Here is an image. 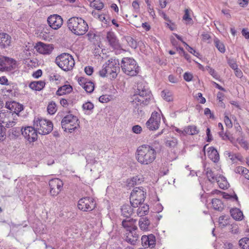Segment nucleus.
<instances>
[{
	"instance_id": "obj_1",
	"label": "nucleus",
	"mask_w": 249,
	"mask_h": 249,
	"mask_svg": "<svg viewBox=\"0 0 249 249\" xmlns=\"http://www.w3.org/2000/svg\"><path fill=\"white\" fill-rule=\"evenodd\" d=\"M152 95L146 84L143 82L138 83L135 93L132 96L131 104L135 108L134 111L140 114L142 112V107L147 105L151 100Z\"/></svg>"
},
{
	"instance_id": "obj_2",
	"label": "nucleus",
	"mask_w": 249,
	"mask_h": 249,
	"mask_svg": "<svg viewBox=\"0 0 249 249\" xmlns=\"http://www.w3.org/2000/svg\"><path fill=\"white\" fill-rule=\"evenodd\" d=\"M153 147L143 144L139 146L136 152L138 161L143 165H148L152 163L156 158L157 152Z\"/></svg>"
},
{
	"instance_id": "obj_3",
	"label": "nucleus",
	"mask_w": 249,
	"mask_h": 249,
	"mask_svg": "<svg viewBox=\"0 0 249 249\" xmlns=\"http://www.w3.org/2000/svg\"><path fill=\"white\" fill-rule=\"evenodd\" d=\"M120 64L118 59L110 58L103 65L99 73L103 77L109 76L110 78H115L120 71Z\"/></svg>"
},
{
	"instance_id": "obj_4",
	"label": "nucleus",
	"mask_w": 249,
	"mask_h": 249,
	"mask_svg": "<svg viewBox=\"0 0 249 249\" xmlns=\"http://www.w3.org/2000/svg\"><path fill=\"white\" fill-rule=\"evenodd\" d=\"M67 24L70 30L77 36L84 35L89 29L87 22L81 18L72 17L69 19Z\"/></svg>"
},
{
	"instance_id": "obj_5",
	"label": "nucleus",
	"mask_w": 249,
	"mask_h": 249,
	"mask_svg": "<svg viewBox=\"0 0 249 249\" xmlns=\"http://www.w3.org/2000/svg\"><path fill=\"white\" fill-rule=\"evenodd\" d=\"M121 68L125 74L130 76H136L140 71L137 62L130 57H124L122 59Z\"/></svg>"
},
{
	"instance_id": "obj_6",
	"label": "nucleus",
	"mask_w": 249,
	"mask_h": 249,
	"mask_svg": "<svg viewBox=\"0 0 249 249\" xmlns=\"http://www.w3.org/2000/svg\"><path fill=\"white\" fill-rule=\"evenodd\" d=\"M55 62L60 69L64 71L72 70L75 64L72 55L65 53L58 55L55 58Z\"/></svg>"
},
{
	"instance_id": "obj_7",
	"label": "nucleus",
	"mask_w": 249,
	"mask_h": 249,
	"mask_svg": "<svg viewBox=\"0 0 249 249\" xmlns=\"http://www.w3.org/2000/svg\"><path fill=\"white\" fill-rule=\"evenodd\" d=\"M34 126L37 133L41 135H46L50 133L53 129V124L51 121L41 117L35 118Z\"/></svg>"
},
{
	"instance_id": "obj_8",
	"label": "nucleus",
	"mask_w": 249,
	"mask_h": 249,
	"mask_svg": "<svg viewBox=\"0 0 249 249\" xmlns=\"http://www.w3.org/2000/svg\"><path fill=\"white\" fill-rule=\"evenodd\" d=\"M61 124L65 131L71 133L79 127L80 122L77 116L70 114L63 118Z\"/></svg>"
},
{
	"instance_id": "obj_9",
	"label": "nucleus",
	"mask_w": 249,
	"mask_h": 249,
	"mask_svg": "<svg viewBox=\"0 0 249 249\" xmlns=\"http://www.w3.org/2000/svg\"><path fill=\"white\" fill-rule=\"evenodd\" d=\"M16 61L6 56H0V71H11L16 68Z\"/></svg>"
},
{
	"instance_id": "obj_10",
	"label": "nucleus",
	"mask_w": 249,
	"mask_h": 249,
	"mask_svg": "<svg viewBox=\"0 0 249 249\" xmlns=\"http://www.w3.org/2000/svg\"><path fill=\"white\" fill-rule=\"evenodd\" d=\"M77 206L82 211L89 212L95 208L96 203L93 198L85 197L79 200Z\"/></svg>"
},
{
	"instance_id": "obj_11",
	"label": "nucleus",
	"mask_w": 249,
	"mask_h": 249,
	"mask_svg": "<svg viewBox=\"0 0 249 249\" xmlns=\"http://www.w3.org/2000/svg\"><path fill=\"white\" fill-rule=\"evenodd\" d=\"M160 121V114L156 111H154L152 113L150 118L146 122V125L150 130H156L159 128Z\"/></svg>"
},
{
	"instance_id": "obj_12",
	"label": "nucleus",
	"mask_w": 249,
	"mask_h": 249,
	"mask_svg": "<svg viewBox=\"0 0 249 249\" xmlns=\"http://www.w3.org/2000/svg\"><path fill=\"white\" fill-rule=\"evenodd\" d=\"M47 22L52 29L58 30L63 25V20L60 16L57 14H53L48 18Z\"/></svg>"
},
{
	"instance_id": "obj_13",
	"label": "nucleus",
	"mask_w": 249,
	"mask_h": 249,
	"mask_svg": "<svg viewBox=\"0 0 249 249\" xmlns=\"http://www.w3.org/2000/svg\"><path fill=\"white\" fill-rule=\"evenodd\" d=\"M63 185V182L58 178H54L49 181L50 194L53 196H57L61 191Z\"/></svg>"
},
{
	"instance_id": "obj_14",
	"label": "nucleus",
	"mask_w": 249,
	"mask_h": 249,
	"mask_svg": "<svg viewBox=\"0 0 249 249\" xmlns=\"http://www.w3.org/2000/svg\"><path fill=\"white\" fill-rule=\"evenodd\" d=\"M37 131L35 126H27L22 131V135L30 142L36 141L37 139Z\"/></svg>"
},
{
	"instance_id": "obj_15",
	"label": "nucleus",
	"mask_w": 249,
	"mask_h": 249,
	"mask_svg": "<svg viewBox=\"0 0 249 249\" xmlns=\"http://www.w3.org/2000/svg\"><path fill=\"white\" fill-rule=\"evenodd\" d=\"M105 41L113 49H119L121 47L119 39L113 32L109 31L107 32Z\"/></svg>"
},
{
	"instance_id": "obj_16",
	"label": "nucleus",
	"mask_w": 249,
	"mask_h": 249,
	"mask_svg": "<svg viewBox=\"0 0 249 249\" xmlns=\"http://www.w3.org/2000/svg\"><path fill=\"white\" fill-rule=\"evenodd\" d=\"M35 48L37 52L43 54H50L53 49L52 45L46 44L41 42L37 43Z\"/></svg>"
},
{
	"instance_id": "obj_17",
	"label": "nucleus",
	"mask_w": 249,
	"mask_h": 249,
	"mask_svg": "<svg viewBox=\"0 0 249 249\" xmlns=\"http://www.w3.org/2000/svg\"><path fill=\"white\" fill-rule=\"evenodd\" d=\"M141 241L142 246L145 248L149 247L153 249L156 245V238L155 235L152 234L142 235Z\"/></svg>"
},
{
	"instance_id": "obj_18",
	"label": "nucleus",
	"mask_w": 249,
	"mask_h": 249,
	"mask_svg": "<svg viewBox=\"0 0 249 249\" xmlns=\"http://www.w3.org/2000/svg\"><path fill=\"white\" fill-rule=\"evenodd\" d=\"M5 107L9 110V112H12V115L14 113L18 114L23 109V106L15 101L6 102Z\"/></svg>"
},
{
	"instance_id": "obj_19",
	"label": "nucleus",
	"mask_w": 249,
	"mask_h": 249,
	"mask_svg": "<svg viewBox=\"0 0 249 249\" xmlns=\"http://www.w3.org/2000/svg\"><path fill=\"white\" fill-rule=\"evenodd\" d=\"M78 82L87 92L91 93L94 89V83L85 77H79L78 79Z\"/></svg>"
},
{
	"instance_id": "obj_20",
	"label": "nucleus",
	"mask_w": 249,
	"mask_h": 249,
	"mask_svg": "<svg viewBox=\"0 0 249 249\" xmlns=\"http://www.w3.org/2000/svg\"><path fill=\"white\" fill-rule=\"evenodd\" d=\"M145 192L143 188H135L131 193L130 200L134 199H140V202H144L145 198Z\"/></svg>"
},
{
	"instance_id": "obj_21",
	"label": "nucleus",
	"mask_w": 249,
	"mask_h": 249,
	"mask_svg": "<svg viewBox=\"0 0 249 249\" xmlns=\"http://www.w3.org/2000/svg\"><path fill=\"white\" fill-rule=\"evenodd\" d=\"M139 239V234L137 233V230L126 231L125 236V240L131 245H135Z\"/></svg>"
},
{
	"instance_id": "obj_22",
	"label": "nucleus",
	"mask_w": 249,
	"mask_h": 249,
	"mask_svg": "<svg viewBox=\"0 0 249 249\" xmlns=\"http://www.w3.org/2000/svg\"><path fill=\"white\" fill-rule=\"evenodd\" d=\"M136 220L133 218H126L124 219L122 222V226L126 229V231L129 230H137V227L136 226Z\"/></svg>"
},
{
	"instance_id": "obj_23",
	"label": "nucleus",
	"mask_w": 249,
	"mask_h": 249,
	"mask_svg": "<svg viewBox=\"0 0 249 249\" xmlns=\"http://www.w3.org/2000/svg\"><path fill=\"white\" fill-rule=\"evenodd\" d=\"M11 37L7 34L0 33V47L5 48L9 46L11 43Z\"/></svg>"
},
{
	"instance_id": "obj_24",
	"label": "nucleus",
	"mask_w": 249,
	"mask_h": 249,
	"mask_svg": "<svg viewBox=\"0 0 249 249\" xmlns=\"http://www.w3.org/2000/svg\"><path fill=\"white\" fill-rule=\"evenodd\" d=\"M208 156L213 162L216 163L219 160V154L213 147H210L208 149Z\"/></svg>"
},
{
	"instance_id": "obj_25",
	"label": "nucleus",
	"mask_w": 249,
	"mask_h": 249,
	"mask_svg": "<svg viewBox=\"0 0 249 249\" xmlns=\"http://www.w3.org/2000/svg\"><path fill=\"white\" fill-rule=\"evenodd\" d=\"M140 229L143 231H149L153 228L150 225V220L146 217H142L139 221Z\"/></svg>"
},
{
	"instance_id": "obj_26",
	"label": "nucleus",
	"mask_w": 249,
	"mask_h": 249,
	"mask_svg": "<svg viewBox=\"0 0 249 249\" xmlns=\"http://www.w3.org/2000/svg\"><path fill=\"white\" fill-rule=\"evenodd\" d=\"M132 207L128 204L123 205L121 209L122 215L126 218H130L133 213V209Z\"/></svg>"
},
{
	"instance_id": "obj_27",
	"label": "nucleus",
	"mask_w": 249,
	"mask_h": 249,
	"mask_svg": "<svg viewBox=\"0 0 249 249\" xmlns=\"http://www.w3.org/2000/svg\"><path fill=\"white\" fill-rule=\"evenodd\" d=\"M45 86V82L44 81H37L32 82L29 87L33 90L40 91L44 88Z\"/></svg>"
},
{
	"instance_id": "obj_28",
	"label": "nucleus",
	"mask_w": 249,
	"mask_h": 249,
	"mask_svg": "<svg viewBox=\"0 0 249 249\" xmlns=\"http://www.w3.org/2000/svg\"><path fill=\"white\" fill-rule=\"evenodd\" d=\"M72 88L70 85H64L58 88L56 91V95L59 96L63 95L71 92Z\"/></svg>"
},
{
	"instance_id": "obj_29",
	"label": "nucleus",
	"mask_w": 249,
	"mask_h": 249,
	"mask_svg": "<svg viewBox=\"0 0 249 249\" xmlns=\"http://www.w3.org/2000/svg\"><path fill=\"white\" fill-rule=\"evenodd\" d=\"M184 135H194L198 133L199 130L196 125H192L186 126L184 128Z\"/></svg>"
},
{
	"instance_id": "obj_30",
	"label": "nucleus",
	"mask_w": 249,
	"mask_h": 249,
	"mask_svg": "<svg viewBox=\"0 0 249 249\" xmlns=\"http://www.w3.org/2000/svg\"><path fill=\"white\" fill-rule=\"evenodd\" d=\"M219 187L222 189H227L229 187V183L226 178L223 176L219 175L218 177H217V178L215 180Z\"/></svg>"
},
{
	"instance_id": "obj_31",
	"label": "nucleus",
	"mask_w": 249,
	"mask_h": 249,
	"mask_svg": "<svg viewBox=\"0 0 249 249\" xmlns=\"http://www.w3.org/2000/svg\"><path fill=\"white\" fill-rule=\"evenodd\" d=\"M9 88H6V92L13 96H17L19 95V90L17 84L11 83L9 85Z\"/></svg>"
},
{
	"instance_id": "obj_32",
	"label": "nucleus",
	"mask_w": 249,
	"mask_h": 249,
	"mask_svg": "<svg viewBox=\"0 0 249 249\" xmlns=\"http://www.w3.org/2000/svg\"><path fill=\"white\" fill-rule=\"evenodd\" d=\"M213 208L218 211L221 212L224 209V205L222 201L217 198H213L212 200Z\"/></svg>"
},
{
	"instance_id": "obj_33",
	"label": "nucleus",
	"mask_w": 249,
	"mask_h": 249,
	"mask_svg": "<svg viewBox=\"0 0 249 249\" xmlns=\"http://www.w3.org/2000/svg\"><path fill=\"white\" fill-rule=\"evenodd\" d=\"M230 213L232 218L236 220H241L243 218V213L239 209H232Z\"/></svg>"
},
{
	"instance_id": "obj_34",
	"label": "nucleus",
	"mask_w": 249,
	"mask_h": 249,
	"mask_svg": "<svg viewBox=\"0 0 249 249\" xmlns=\"http://www.w3.org/2000/svg\"><path fill=\"white\" fill-rule=\"evenodd\" d=\"M205 174L208 179V180L211 182H214L217 177L219 176L215 175L212 169L209 167L205 169Z\"/></svg>"
},
{
	"instance_id": "obj_35",
	"label": "nucleus",
	"mask_w": 249,
	"mask_h": 249,
	"mask_svg": "<svg viewBox=\"0 0 249 249\" xmlns=\"http://www.w3.org/2000/svg\"><path fill=\"white\" fill-rule=\"evenodd\" d=\"M213 43L215 47L221 53H224L226 49L223 43L218 38L215 37L213 39Z\"/></svg>"
},
{
	"instance_id": "obj_36",
	"label": "nucleus",
	"mask_w": 249,
	"mask_h": 249,
	"mask_svg": "<svg viewBox=\"0 0 249 249\" xmlns=\"http://www.w3.org/2000/svg\"><path fill=\"white\" fill-rule=\"evenodd\" d=\"M23 130L20 127H15L9 130V135L12 138H16L18 137Z\"/></svg>"
},
{
	"instance_id": "obj_37",
	"label": "nucleus",
	"mask_w": 249,
	"mask_h": 249,
	"mask_svg": "<svg viewBox=\"0 0 249 249\" xmlns=\"http://www.w3.org/2000/svg\"><path fill=\"white\" fill-rule=\"evenodd\" d=\"M149 206L147 205H144L142 207H139L137 209V215L139 216L142 217L148 213L149 211Z\"/></svg>"
},
{
	"instance_id": "obj_38",
	"label": "nucleus",
	"mask_w": 249,
	"mask_h": 249,
	"mask_svg": "<svg viewBox=\"0 0 249 249\" xmlns=\"http://www.w3.org/2000/svg\"><path fill=\"white\" fill-rule=\"evenodd\" d=\"M172 93L168 90H163L161 92V96L167 102L173 100Z\"/></svg>"
},
{
	"instance_id": "obj_39",
	"label": "nucleus",
	"mask_w": 249,
	"mask_h": 249,
	"mask_svg": "<svg viewBox=\"0 0 249 249\" xmlns=\"http://www.w3.org/2000/svg\"><path fill=\"white\" fill-rule=\"evenodd\" d=\"M142 179L139 176H135L132 178L130 180H128L129 186H132L141 183Z\"/></svg>"
},
{
	"instance_id": "obj_40",
	"label": "nucleus",
	"mask_w": 249,
	"mask_h": 249,
	"mask_svg": "<svg viewBox=\"0 0 249 249\" xmlns=\"http://www.w3.org/2000/svg\"><path fill=\"white\" fill-rule=\"evenodd\" d=\"M239 245L243 249H249V238H243L239 241Z\"/></svg>"
},
{
	"instance_id": "obj_41",
	"label": "nucleus",
	"mask_w": 249,
	"mask_h": 249,
	"mask_svg": "<svg viewBox=\"0 0 249 249\" xmlns=\"http://www.w3.org/2000/svg\"><path fill=\"white\" fill-rule=\"evenodd\" d=\"M178 140L175 138H172L169 140H167L165 142L167 146L170 148H175L178 144Z\"/></svg>"
},
{
	"instance_id": "obj_42",
	"label": "nucleus",
	"mask_w": 249,
	"mask_h": 249,
	"mask_svg": "<svg viewBox=\"0 0 249 249\" xmlns=\"http://www.w3.org/2000/svg\"><path fill=\"white\" fill-rule=\"evenodd\" d=\"M94 107L93 104L90 102H87L83 104L82 106V108L86 112H88L89 113L90 111H91Z\"/></svg>"
},
{
	"instance_id": "obj_43",
	"label": "nucleus",
	"mask_w": 249,
	"mask_h": 249,
	"mask_svg": "<svg viewBox=\"0 0 249 249\" xmlns=\"http://www.w3.org/2000/svg\"><path fill=\"white\" fill-rule=\"evenodd\" d=\"M47 110L50 114H54L57 110L55 103L53 102L50 103L47 107Z\"/></svg>"
},
{
	"instance_id": "obj_44",
	"label": "nucleus",
	"mask_w": 249,
	"mask_h": 249,
	"mask_svg": "<svg viewBox=\"0 0 249 249\" xmlns=\"http://www.w3.org/2000/svg\"><path fill=\"white\" fill-rule=\"evenodd\" d=\"M91 6L97 10H101L104 7V3L100 0H94Z\"/></svg>"
},
{
	"instance_id": "obj_45",
	"label": "nucleus",
	"mask_w": 249,
	"mask_h": 249,
	"mask_svg": "<svg viewBox=\"0 0 249 249\" xmlns=\"http://www.w3.org/2000/svg\"><path fill=\"white\" fill-rule=\"evenodd\" d=\"M7 117H11L13 119L12 112H9L8 110L5 111L4 110L0 111V120L6 118Z\"/></svg>"
},
{
	"instance_id": "obj_46",
	"label": "nucleus",
	"mask_w": 249,
	"mask_h": 249,
	"mask_svg": "<svg viewBox=\"0 0 249 249\" xmlns=\"http://www.w3.org/2000/svg\"><path fill=\"white\" fill-rule=\"evenodd\" d=\"M226 218V216L225 215L220 216L219 218V223L222 227H226L228 224L227 218L225 219Z\"/></svg>"
},
{
	"instance_id": "obj_47",
	"label": "nucleus",
	"mask_w": 249,
	"mask_h": 249,
	"mask_svg": "<svg viewBox=\"0 0 249 249\" xmlns=\"http://www.w3.org/2000/svg\"><path fill=\"white\" fill-rule=\"evenodd\" d=\"M224 121L226 126L230 128H231L232 127V123L231 120L226 113H224Z\"/></svg>"
},
{
	"instance_id": "obj_48",
	"label": "nucleus",
	"mask_w": 249,
	"mask_h": 249,
	"mask_svg": "<svg viewBox=\"0 0 249 249\" xmlns=\"http://www.w3.org/2000/svg\"><path fill=\"white\" fill-rule=\"evenodd\" d=\"M150 147H153L154 150L155 152H157V151L160 150L162 148L161 145L159 143V142L156 141H154L151 145H149Z\"/></svg>"
},
{
	"instance_id": "obj_49",
	"label": "nucleus",
	"mask_w": 249,
	"mask_h": 249,
	"mask_svg": "<svg viewBox=\"0 0 249 249\" xmlns=\"http://www.w3.org/2000/svg\"><path fill=\"white\" fill-rule=\"evenodd\" d=\"M6 129L3 125L0 124V141H3L6 138Z\"/></svg>"
},
{
	"instance_id": "obj_50",
	"label": "nucleus",
	"mask_w": 249,
	"mask_h": 249,
	"mask_svg": "<svg viewBox=\"0 0 249 249\" xmlns=\"http://www.w3.org/2000/svg\"><path fill=\"white\" fill-rule=\"evenodd\" d=\"M228 63L230 66V67L234 69H237V68L238 67V65L236 63V61L233 59H229L228 60Z\"/></svg>"
},
{
	"instance_id": "obj_51",
	"label": "nucleus",
	"mask_w": 249,
	"mask_h": 249,
	"mask_svg": "<svg viewBox=\"0 0 249 249\" xmlns=\"http://www.w3.org/2000/svg\"><path fill=\"white\" fill-rule=\"evenodd\" d=\"M131 205L133 208H137L139 205H141L143 202H140V199H134L130 200Z\"/></svg>"
},
{
	"instance_id": "obj_52",
	"label": "nucleus",
	"mask_w": 249,
	"mask_h": 249,
	"mask_svg": "<svg viewBox=\"0 0 249 249\" xmlns=\"http://www.w3.org/2000/svg\"><path fill=\"white\" fill-rule=\"evenodd\" d=\"M237 141L238 142V143L241 145V146H242L246 150L248 149V144L246 141H245L243 139H237Z\"/></svg>"
},
{
	"instance_id": "obj_53",
	"label": "nucleus",
	"mask_w": 249,
	"mask_h": 249,
	"mask_svg": "<svg viewBox=\"0 0 249 249\" xmlns=\"http://www.w3.org/2000/svg\"><path fill=\"white\" fill-rule=\"evenodd\" d=\"M132 130L135 134H140L142 131V128L139 125H135L132 127Z\"/></svg>"
},
{
	"instance_id": "obj_54",
	"label": "nucleus",
	"mask_w": 249,
	"mask_h": 249,
	"mask_svg": "<svg viewBox=\"0 0 249 249\" xmlns=\"http://www.w3.org/2000/svg\"><path fill=\"white\" fill-rule=\"evenodd\" d=\"M193 76L192 73L186 72L183 74V78L187 82H190L192 80Z\"/></svg>"
},
{
	"instance_id": "obj_55",
	"label": "nucleus",
	"mask_w": 249,
	"mask_h": 249,
	"mask_svg": "<svg viewBox=\"0 0 249 249\" xmlns=\"http://www.w3.org/2000/svg\"><path fill=\"white\" fill-rule=\"evenodd\" d=\"M11 83H9L8 79L5 76L0 77V84L2 85L8 86L11 84Z\"/></svg>"
},
{
	"instance_id": "obj_56",
	"label": "nucleus",
	"mask_w": 249,
	"mask_h": 249,
	"mask_svg": "<svg viewBox=\"0 0 249 249\" xmlns=\"http://www.w3.org/2000/svg\"><path fill=\"white\" fill-rule=\"evenodd\" d=\"M209 73L215 79L218 80L219 78V76L217 74V73L215 71V70L209 67Z\"/></svg>"
},
{
	"instance_id": "obj_57",
	"label": "nucleus",
	"mask_w": 249,
	"mask_h": 249,
	"mask_svg": "<svg viewBox=\"0 0 249 249\" xmlns=\"http://www.w3.org/2000/svg\"><path fill=\"white\" fill-rule=\"evenodd\" d=\"M109 100V97L107 95H103L99 98V101L101 103H107Z\"/></svg>"
},
{
	"instance_id": "obj_58",
	"label": "nucleus",
	"mask_w": 249,
	"mask_h": 249,
	"mask_svg": "<svg viewBox=\"0 0 249 249\" xmlns=\"http://www.w3.org/2000/svg\"><path fill=\"white\" fill-rule=\"evenodd\" d=\"M127 40L129 44V46H131L132 48H136V42L132 37L128 38Z\"/></svg>"
},
{
	"instance_id": "obj_59",
	"label": "nucleus",
	"mask_w": 249,
	"mask_h": 249,
	"mask_svg": "<svg viewBox=\"0 0 249 249\" xmlns=\"http://www.w3.org/2000/svg\"><path fill=\"white\" fill-rule=\"evenodd\" d=\"M204 114L206 116H209V117L211 119H214V115L211 112V110L209 108H206L204 110Z\"/></svg>"
},
{
	"instance_id": "obj_60",
	"label": "nucleus",
	"mask_w": 249,
	"mask_h": 249,
	"mask_svg": "<svg viewBox=\"0 0 249 249\" xmlns=\"http://www.w3.org/2000/svg\"><path fill=\"white\" fill-rule=\"evenodd\" d=\"M93 71V68L91 66H87L85 68V72L88 75H91Z\"/></svg>"
},
{
	"instance_id": "obj_61",
	"label": "nucleus",
	"mask_w": 249,
	"mask_h": 249,
	"mask_svg": "<svg viewBox=\"0 0 249 249\" xmlns=\"http://www.w3.org/2000/svg\"><path fill=\"white\" fill-rule=\"evenodd\" d=\"M16 124V122L14 121V119H11L7 123L5 124V126L7 128H10L14 126Z\"/></svg>"
},
{
	"instance_id": "obj_62",
	"label": "nucleus",
	"mask_w": 249,
	"mask_h": 249,
	"mask_svg": "<svg viewBox=\"0 0 249 249\" xmlns=\"http://www.w3.org/2000/svg\"><path fill=\"white\" fill-rule=\"evenodd\" d=\"M246 169V168L243 166H238L235 169V172L236 173L243 175Z\"/></svg>"
},
{
	"instance_id": "obj_63",
	"label": "nucleus",
	"mask_w": 249,
	"mask_h": 249,
	"mask_svg": "<svg viewBox=\"0 0 249 249\" xmlns=\"http://www.w3.org/2000/svg\"><path fill=\"white\" fill-rule=\"evenodd\" d=\"M187 50L191 53L193 54V55L196 57H198V56L199 55V53L196 52L195 50H194L193 48H192L190 46H188V48H187Z\"/></svg>"
},
{
	"instance_id": "obj_64",
	"label": "nucleus",
	"mask_w": 249,
	"mask_h": 249,
	"mask_svg": "<svg viewBox=\"0 0 249 249\" xmlns=\"http://www.w3.org/2000/svg\"><path fill=\"white\" fill-rule=\"evenodd\" d=\"M168 80L172 83H177L178 82V78L172 74L169 75Z\"/></svg>"
}]
</instances>
